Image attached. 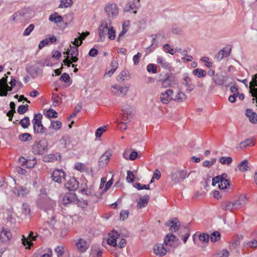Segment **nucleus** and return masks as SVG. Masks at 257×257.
<instances>
[{
	"mask_svg": "<svg viewBox=\"0 0 257 257\" xmlns=\"http://www.w3.org/2000/svg\"><path fill=\"white\" fill-rule=\"evenodd\" d=\"M34 154L42 155L48 150V143L45 139L36 141L32 147Z\"/></svg>",
	"mask_w": 257,
	"mask_h": 257,
	"instance_id": "nucleus-1",
	"label": "nucleus"
},
{
	"mask_svg": "<svg viewBox=\"0 0 257 257\" xmlns=\"http://www.w3.org/2000/svg\"><path fill=\"white\" fill-rule=\"evenodd\" d=\"M42 115L41 113H37L34 115L32 123L34 132L36 134H44L47 129L42 124Z\"/></svg>",
	"mask_w": 257,
	"mask_h": 257,
	"instance_id": "nucleus-2",
	"label": "nucleus"
},
{
	"mask_svg": "<svg viewBox=\"0 0 257 257\" xmlns=\"http://www.w3.org/2000/svg\"><path fill=\"white\" fill-rule=\"evenodd\" d=\"M195 172V171H192L188 174L186 170H177L172 173L171 179L175 183H179L188 177L190 174Z\"/></svg>",
	"mask_w": 257,
	"mask_h": 257,
	"instance_id": "nucleus-3",
	"label": "nucleus"
},
{
	"mask_svg": "<svg viewBox=\"0 0 257 257\" xmlns=\"http://www.w3.org/2000/svg\"><path fill=\"white\" fill-rule=\"evenodd\" d=\"M226 174H223L221 176H217L212 179V184L215 186L216 184H218V187L220 189L224 190L226 189L227 186H229V183L227 179Z\"/></svg>",
	"mask_w": 257,
	"mask_h": 257,
	"instance_id": "nucleus-4",
	"label": "nucleus"
},
{
	"mask_svg": "<svg viewBox=\"0 0 257 257\" xmlns=\"http://www.w3.org/2000/svg\"><path fill=\"white\" fill-rule=\"evenodd\" d=\"M104 11L107 15L108 20L113 19L116 17L118 14V8L114 3H109L106 5Z\"/></svg>",
	"mask_w": 257,
	"mask_h": 257,
	"instance_id": "nucleus-5",
	"label": "nucleus"
},
{
	"mask_svg": "<svg viewBox=\"0 0 257 257\" xmlns=\"http://www.w3.org/2000/svg\"><path fill=\"white\" fill-rule=\"evenodd\" d=\"M122 119L126 122H128L134 115V108L130 105H125L121 110Z\"/></svg>",
	"mask_w": 257,
	"mask_h": 257,
	"instance_id": "nucleus-6",
	"label": "nucleus"
},
{
	"mask_svg": "<svg viewBox=\"0 0 257 257\" xmlns=\"http://www.w3.org/2000/svg\"><path fill=\"white\" fill-rule=\"evenodd\" d=\"M111 26V22L110 20L103 21L98 28V35L99 37L104 38L107 34L109 28Z\"/></svg>",
	"mask_w": 257,
	"mask_h": 257,
	"instance_id": "nucleus-7",
	"label": "nucleus"
},
{
	"mask_svg": "<svg viewBox=\"0 0 257 257\" xmlns=\"http://www.w3.org/2000/svg\"><path fill=\"white\" fill-rule=\"evenodd\" d=\"M170 251V248L166 247L164 244L157 243L154 247V253L158 256H162Z\"/></svg>",
	"mask_w": 257,
	"mask_h": 257,
	"instance_id": "nucleus-8",
	"label": "nucleus"
},
{
	"mask_svg": "<svg viewBox=\"0 0 257 257\" xmlns=\"http://www.w3.org/2000/svg\"><path fill=\"white\" fill-rule=\"evenodd\" d=\"M173 91L171 89H168L165 92H161L160 95V99L161 102L164 104H168L173 99Z\"/></svg>",
	"mask_w": 257,
	"mask_h": 257,
	"instance_id": "nucleus-9",
	"label": "nucleus"
},
{
	"mask_svg": "<svg viewBox=\"0 0 257 257\" xmlns=\"http://www.w3.org/2000/svg\"><path fill=\"white\" fill-rule=\"evenodd\" d=\"M65 173L62 169L55 170L52 174L53 181L57 183H60L65 180Z\"/></svg>",
	"mask_w": 257,
	"mask_h": 257,
	"instance_id": "nucleus-10",
	"label": "nucleus"
},
{
	"mask_svg": "<svg viewBox=\"0 0 257 257\" xmlns=\"http://www.w3.org/2000/svg\"><path fill=\"white\" fill-rule=\"evenodd\" d=\"M128 91V87H122L119 85H114L111 86V92L117 96H124Z\"/></svg>",
	"mask_w": 257,
	"mask_h": 257,
	"instance_id": "nucleus-11",
	"label": "nucleus"
},
{
	"mask_svg": "<svg viewBox=\"0 0 257 257\" xmlns=\"http://www.w3.org/2000/svg\"><path fill=\"white\" fill-rule=\"evenodd\" d=\"M111 156V153L110 151L105 152L99 159L98 163L99 167L101 168L104 167L108 163Z\"/></svg>",
	"mask_w": 257,
	"mask_h": 257,
	"instance_id": "nucleus-12",
	"label": "nucleus"
},
{
	"mask_svg": "<svg viewBox=\"0 0 257 257\" xmlns=\"http://www.w3.org/2000/svg\"><path fill=\"white\" fill-rule=\"evenodd\" d=\"M75 244L78 251L81 253L85 252L89 247V243L83 238L78 239Z\"/></svg>",
	"mask_w": 257,
	"mask_h": 257,
	"instance_id": "nucleus-13",
	"label": "nucleus"
},
{
	"mask_svg": "<svg viewBox=\"0 0 257 257\" xmlns=\"http://www.w3.org/2000/svg\"><path fill=\"white\" fill-rule=\"evenodd\" d=\"M12 234L10 230L2 228L0 231V240L4 243H8L12 238Z\"/></svg>",
	"mask_w": 257,
	"mask_h": 257,
	"instance_id": "nucleus-14",
	"label": "nucleus"
},
{
	"mask_svg": "<svg viewBox=\"0 0 257 257\" xmlns=\"http://www.w3.org/2000/svg\"><path fill=\"white\" fill-rule=\"evenodd\" d=\"M119 234L116 231H112L108 234V238L107 239L108 244L112 246H117V239L119 238Z\"/></svg>",
	"mask_w": 257,
	"mask_h": 257,
	"instance_id": "nucleus-15",
	"label": "nucleus"
},
{
	"mask_svg": "<svg viewBox=\"0 0 257 257\" xmlns=\"http://www.w3.org/2000/svg\"><path fill=\"white\" fill-rule=\"evenodd\" d=\"M140 0H133L127 3L124 8V12H128L130 10H134L133 13H137V10L140 7Z\"/></svg>",
	"mask_w": 257,
	"mask_h": 257,
	"instance_id": "nucleus-16",
	"label": "nucleus"
},
{
	"mask_svg": "<svg viewBox=\"0 0 257 257\" xmlns=\"http://www.w3.org/2000/svg\"><path fill=\"white\" fill-rule=\"evenodd\" d=\"M249 88L251 96L255 97L257 95V74L252 76V80L249 83Z\"/></svg>",
	"mask_w": 257,
	"mask_h": 257,
	"instance_id": "nucleus-17",
	"label": "nucleus"
},
{
	"mask_svg": "<svg viewBox=\"0 0 257 257\" xmlns=\"http://www.w3.org/2000/svg\"><path fill=\"white\" fill-rule=\"evenodd\" d=\"M176 236L172 233H169L166 235L164 240V244L166 247H169L170 250L174 246Z\"/></svg>",
	"mask_w": 257,
	"mask_h": 257,
	"instance_id": "nucleus-18",
	"label": "nucleus"
},
{
	"mask_svg": "<svg viewBox=\"0 0 257 257\" xmlns=\"http://www.w3.org/2000/svg\"><path fill=\"white\" fill-rule=\"evenodd\" d=\"M166 225L170 226L171 232H176L180 227V223L177 218H173L165 223Z\"/></svg>",
	"mask_w": 257,
	"mask_h": 257,
	"instance_id": "nucleus-19",
	"label": "nucleus"
},
{
	"mask_svg": "<svg viewBox=\"0 0 257 257\" xmlns=\"http://www.w3.org/2000/svg\"><path fill=\"white\" fill-rule=\"evenodd\" d=\"M65 187L69 191H74L76 190L79 187V182L76 179L73 177L69 179L65 184Z\"/></svg>",
	"mask_w": 257,
	"mask_h": 257,
	"instance_id": "nucleus-20",
	"label": "nucleus"
},
{
	"mask_svg": "<svg viewBox=\"0 0 257 257\" xmlns=\"http://www.w3.org/2000/svg\"><path fill=\"white\" fill-rule=\"evenodd\" d=\"M227 77L221 74L216 73L212 78V81L216 85H223L226 82Z\"/></svg>",
	"mask_w": 257,
	"mask_h": 257,
	"instance_id": "nucleus-21",
	"label": "nucleus"
},
{
	"mask_svg": "<svg viewBox=\"0 0 257 257\" xmlns=\"http://www.w3.org/2000/svg\"><path fill=\"white\" fill-rule=\"evenodd\" d=\"M33 78H35L42 73V70L38 67L32 66L27 69Z\"/></svg>",
	"mask_w": 257,
	"mask_h": 257,
	"instance_id": "nucleus-22",
	"label": "nucleus"
},
{
	"mask_svg": "<svg viewBox=\"0 0 257 257\" xmlns=\"http://www.w3.org/2000/svg\"><path fill=\"white\" fill-rule=\"evenodd\" d=\"M245 115L251 123H257V114L252 109H247L245 111Z\"/></svg>",
	"mask_w": 257,
	"mask_h": 257,
	"instance_id": "nucleus-23",
	"label": "nucleus"
},
{
	"mask_svg": "<svg viewBox=\"0 0 257 257\" xmlns=\"http://www.w3.org/2000/svg\"><path fill=\"white\" fill-rule=\"evenodd\" d=\"M156 62L159 65L164 69L169 70L171 68L169 62H168L166 59L162 56H158L156 59Z\"/></svg>",
	"mask_w": 257,
	"mask_h": 257,
	"instance_id": "nucleus-24",
	"label": "nucleus"
},
{
	"mask_svg": "<svg viewBox=\"0 0 257 257\" xmlns=\"http://www.w3.org/2000/svg\"><path fill=\"white\" fill-rule=\"evenodd\" d=\"M14 193L18 196H24L29 193V190L26 187H16L13 190Z\"/></svg>",
	"mask_w": 257,
	"mask_h": 257,
	"instance_id": "nucleus-25",
	"label": "nucleus"
},
{
	"mask_svg": "<svg viewBox=\"0 0 257 257\" xmlns=\"http://www.w3.org/2000/svg\"><path fill=\"white\" fill-rule=\"evenodd\" d=\"M70 52L71 55V60L72 62H76L78 61V49L77 47H72L70 45Z\"/></svg>",
	"mask_w": 257,
	"mask_h": 257,
	"instance_id": "nucleus-26",
	"label": "nucleus"
},
{
	"mask_svg": "<svg viewBox=\"0 0 257 257\" xmlns=\"http://www.w3.org/2000/svg\"><path fill=\"white\" fill-rule=\"evenodd\" d=\"M234 209L243 208L246 203V199L244 197L239 198L238 200L233 201Z\"/></svg>",
	"mask_w": 257,
	"mask_h": 257,
	"instance_id": "nucleus-27",
	"label": "nucleus"
},
{
	"mask_svg": "<svg viewBox=\"0 0 257 257\" xmlns=\"http://www.w3.org/2000/svg\"><path fill=\"white\" fill-rule=\"evenodd\" d=\"M62 125V123L61 121L58 120H52L51 121V124L48 127V129L49 130L52 129L55 131H57L61 128Z\"/></svg>",
	"mask_w": 257,
	"mask_h": 257,
	"instance_id": "nucleus-28",
	"label": "nucleus"
},
{
	"mask_svg": "<svg viewBox=\"0 0 257 257\" xmlns=\"http://www.w3.org/2000/svg\"><path fill=\"white\" fill-rule=\"evenodd\" d=\"M61 159V157L59 154H50L47 156H45L43 158V160L45 162H52L54 160H60Z\"/></svg>",
	"mask_w": 257,
	"mask_h": 257,
	"instance_id": "nucleus-29",
	"label": "nucleus"
},
{
	"mask_svg": "<svg viewBox=\"0 0 257 257\" xmlns=\"http://www.w3.org/2000/svg\"><path fill=\"white\" fill-rule=\"evenodd\" d=\"M49 20L51 22H53L56 24L58 23H61L63 21L62 17L59 15L56 12H55L53 14H52L49 17Z\"/></svg>",
	"mask_w": 257,
	"mask_h": 257,
	"instance_id": "nucleus-30",
	"label": "nucleus"
},
{
	"mask_svg": "<svg viewBox=\"0 0 257 257\" xmlns=\"http://www.w3.org/2000/svg\"><path fill=\"white\" fill-rule=\"evenodd\" d=\"M149 200V196L147 195L144 196L142 198L140 199V201L138 204V207L139 208L145 207L148 203Z\"/></svg>",
	"mask_w": 257,
	"mask_h": 257,
	"instance_id": "nucleus-31",
	"label": "nucleus"
},
{
	"mask_svg": "<svg viewBox=\"0 0 257 257\" xmlns=\"http://www.w3.org/2000/svg\"><path fill=\"white\" fill-rule=\"evenodd\" d=\"M74 195L72 193H67L63 196L62 203L64 205H67L71 203L73 199Z\"/></svg>",
	"mask_w": 257,
	"mask_h": 257,
	"instance_id": "nucleus-32",
	"label": "nucleus"
},
{
	"mask_svg": "<svg viewBox=\"0 0 257 257\" xmlns=\"http://www.w3.org/2000/svg\"><path fill=\"white\" fill-rule=\"evenodd\" d=\"M186 99V95L184 92L179 91L174 98V100L178 102H181L185 101Z\"/></svg>",
	"mask_w": 257,
	"mask_h": 257,
	"instance_id": "nucleus-33",
	"label": "nucleus"
},
{
	"mask_svg": "<svg viewBox=\"0 0 257 257\" xmlns=\"http://www.w3.org/2000/svg\"><path fill=\"white\" fill-rule=\"evenodd\" d=\"M251 144H253V140L251 139H246L244 141L241 142L238 147L237 149H243L247 146H249Z\"/></svg>",
	"mask_w": 257,
	"mask_h": 257,
	"instance_id": "nucleus-34",
	"label": "nucleus"
},
{
	"mask_svg": "<svg viewBox=\"0 0 257 257\" xmlns=\"http://www.w3.org/2000/svg\"><path fill=\"white\" fill-rule=\"evenodd\" d=\"M54 204L52 201H43L42 202H39L38 203V207L40 208H47L49 207H53V204Z\"/></svg>",
	"mask_w": 257,
	"mask_h": 257,
	"instance_id": "nucleus-35",
	"label": "nucleus"
},
{
	"mask_svg": "<svg viewBox=\"0 0 257 257\" xmlns=\"http://www.w3.org/2000/svg\"><path fill=\"white\" fill-rule=\"evenodd\" d=\"M193 74L198 78H202L206 75V72L202 69L197 68L193 70Z\"/></svg>",
	"mask_w": 257,
	"mask_h": 257,
	"instance_id": "nucleus-36",
	"label": "nucleus"
},
{
	"mask_svg": "<svg viewBox=\"0 0 257 257\" xmlns=\"http://www.w3.org/2000/svg\"><path fill=\"white\" fill-rule=\"evenodd\" d=\"M47 224L51 229H59L60 228V223L54 217L52 218L50 221L48 222Z\"/></svg>",
	"mask_w": 257,
	"mask_h": 257,
	"instance_id": "nucleus-37",
	"label": "nucleus"
},
{
	"mask_svg": "<svg viewBox=\"0 0 257 257\" xmlns=\"http://www.w3.org/2000/svg\"><path fill=\"white\" fill-rule=\"evenodd\" d=\"M219 162L222 165H229L232 162V159L230 157H221Z\"/></svg>",
	"mask_w": 257,
	"mask_h": 257,
	"instance_id": "nucleus-38",
	"label": "nucleus"
},
{
	"mask_svg": "<svg viewBox=\"0 0 257 257\" xmlns=\"http://www.w3.org/2000/svg\"><path fill=\"white\" fill-rule=\"evenodd\" d=\"M46 116L49 118H57L58 117L57 112L53 109H49L48 110L45 114Z\"/></svg>",
	"mask_w": 257,
	"mask_h": 257,
	"instance_id": "nucleus-39",
	"label": "nucleus"
},
{
	"mask_svg": "<svg viewBox=\"0 0 257 257\" xmlns=\"http://www.w3.org/2000/svg\"><path fill=\"white\" fill-rule=\"evenodd\" d=\"M248 161L246 160L241 162L238 165V168L241 172L246 171L248 168Z\"/></svg>",
	"mask_w": 257,
	"mask_h": 257,
	"instance_id": "nucleus-40",
	"label": "nucleus"
},
{
	"mask_svg": "<svg viewBox=\"0 0 257 257\" xmlns=\"http://www.w3.org/2000/svg\"><path fill=\"white\" fill-rule=\"evenodd\" d=\"M52 100L54 106H58L61 101V98L59 96V95L54 93H53Z\"/></svg>",
	"mask_w": 257,
	"mask_h": 257,
	"instance_id": "nucleus-41",
	"label": "nucleus"
},
{
	"mask_svg": "<svg viewBox=\"0 0 257 257\" xmlns=\"http://www.w3.org/2000/svg\"><path fill=\"white\" fill-rule=\"evenodd\" d=\"M20 123L24 128L28 127L30 124L29 117L27 116L25 117L24 118L21 120Z\"/></svg>",
	"mask_w": 257,
	"mask_h": 257,
	"instance_id": "nucleus-42",
	"label": "nucleus"
},
{
	"mask_svg": "<svg viewBox=\"0 0 257 257\" xmlns=\"http://www.w3.org/2000/svg\"><path fill=\"white\" fill-rule=\"evenodd\" d=\"M243 245L244 247H248L250 246L252 248H256L257 247V240L253 239L250 241H247L244 242L243 243Z\"/></svg>",
	"mask_w": 257,
	"mask_h": 257,
	"instance_id": "nucleus-43",
	"label": "nucleus"
},
{
	"mask_svg": "<svg viewBox=\"0 0 257 257\" xmlns=\"http://www.w3.org/2000/svg\"><path fill=\"white\" fill-rule=\"evenodd\" d=\"M229 252L227 249H222L217 251L216 257H228Z\"/></svg>",
	"mask_w": 257,
	"mask_h": 257,
	"instance_id": "nucleus-44",
	"label": "nucleus"
},
{
	"mask_svg": "<svg viewBox=\"0 0 257 257\" xmlns=\"http://www.w3.org/2000/svg\"><path fill=\"white\" fill-rule=\"evenodd\" d=\"M129 214L128 210H121L119 213L120 219L122 221L126 220L128 218Z\"/></svg>",
	"mask_w": 257,
	"mask_h": 257,
	"instance_id": "nucleus-45",
	"label": "nucleus"
},
{
	"mask_svg": "<svg viewBox=\"0 0 257 257\" xmlns=\"http://www.w3.org/2000/svg\"><path fill=\"white\" fill-rule=\"evenodd\" d=\"M72 0H61L59 8H68L72 4Z\"/></svg>",
	"mask_w": 257,
	"mask_h": 257,
	"instance_id": "nucleus-46",
	"label": "nucleus"
},
{
	"mask_svg": "<svg viewBox=\"0 0 257 257\" xmlns=\"http://www.w3.org/2000/svg\"><path fill=\"white\" fill-rule=\"evenodd\" d=\"M107 35L108 36V38L110 40H112L115 39V32L113 27L112 26H111L110 28H109V29L107 32Z\"/></svg>",
	"mask_w": 257,
	"mask_h": 257,
	"instance_id": "nucleus-47",
	"label": "nucleus"
},
{
	"mask_svg": "<svg viewBox=\"0 0 257 257\" xmlns=\"http://www.w3.org/2000/svg\"><path fill=\"white\" fill-rule=\"evenodd\" d=\"M19 139L21 141L26 142L32 139V136L30 134L24 133L19 136Z\"/></svg>",
	"mask_w": 257,
	"mask_h": 257,
	"instance_id": "nucleus-48",
	"label": "nucleus"
},
{
	"mask_svg": "<svg viewBox=\"0 0 257 257\" xmlns=\"http://www.w3.org/2000/svg\"><path fill=\"white\" fill-rule=\"evenodd\" d=\"M147 70L148 72L155 74L157 72V67L154 64H150L147 66Z\"/></svg>",
	"mask_w": 257,
	"mask_h": 257,
	"instance_id": "nucleus-49",
	"label": "nucleus"
},
{
	"mask_svg": "<svg viewBox=\"0 0 257 257\" xmlns=\"http://www.w3.org/2000/svg\"><path fill=\"white\" fill-rule=\"evenodd\" d=\"M220 238V234L217 231L213 232L210 235V239L212 242H215Z\"/></svg>",
	"mask_w": 257,
	"mask_h": 257,
	"instance_id": "nucleus-50",
	"label": "nucleus"
},
{
	"mask_svg": "<svg viewBox=\"0 0 257 257\" xmlns=\"http://www.w3.org/2000/svg\"><path fill=\"white\" fill-rule=\"evenodd\" d=\"M82 108V104L79 103L75 107V109L72 114L70 116L69 119L74 117L81 110Z\"/></svg>",
	"mask_w": 257,
	"mask_h": 257,
	"instance_id": "nucleus-51",
	"label": "nucleus"
},
{
	"mask_svg": "<svg viewBox=\"0 0 257 257\" xmlns=\"http://www.w3.org/2000/svg\"><path fill=\"white\" fill-rule=\"evenodd\" d=\"M127 76V72L125 71H122L119 74V75L117 77V80L118 81H123L125 79H126Z\"/></svg>",
	"mask_w": 257,
	"mask_h": 257,
	"instance_id": "nucleus-52",
	"label": "nucleus"
},
{
	"mask_svg": "<svg viewBox=\"0 0 257 257\" xmlns=\"http://www.w3.org/2000/svg\"><path fill=\"white\" fill-rule=\"evenodd\" d=\"M209 235L204 233L200 234V235L199 236V240L203 243L208 242L209 240Z\"/></svg>",
	"mask_w": 257,
	"mask_h": 257,
	"instance_id": "nucleus-53",
	"label": "nucleus"
},
{
	"mask_svg": "<svg viewBox=\"0 0 257 257\" xmlns=\"http://www.w3.org/2000/svg\"><path fill=\"white\" fill-rule=\"evenodd\" d=\"M60 143L63 145L64 148H66L69 144V141L67 136H63L60 140Z\"/></svg>",
	"mask_w": 257,
	"mask_h": 257,
	"instance_id": "nucleus-54",
	"label": "nucleus"
},
{
	"mask_svg": "<svg viewBox=\"0 0 257 257\" xmlns=\"http://www.w3.org/2000/svg\"><path fill=\"white\" fill-rule=\"evenodd\" d=\"M106 126H104L98 128L95 133V136L97 138H99L101 136L102 133L106 131Z\"/></svg>",
	"mask_w": 257,
	"mask_h": 257,
	"instance_id": "nucleus-55",
	"label": "nucleus"
},
{
	"mask_svg": "<svg viewBox=\"0 0 257 257\" xmlns=\"http://www.w3.org/2000/svg\"><path fill=\"white\" fill-rule=\"evenodd\" d=\"M135 179V175L133 172L131 171H127L126 180L128 182L132 183L134 182Z\"/></svg>",
	"mask_w": 257,
	"mask_h": 257,
	"instance_id": "nucleus-56",
	"label": "nucleus"
},
{
	"mask_svg": "<svg viewBox=\"0 0 257 257\" xmlns=\"http://www.w3.org/2000/svg\"><path fill=\"white\" fill-rule=\"evenodd\" d=\"M181 232H183L185 233V235L183 237V241L185 243L189 237L190 233L189 231L186 228H181L180 229Z\"/></svg>",
	"mask_w": 257,
	"mask_h": 257,
	"instance_id": "nucleus-57",
	"label": "nucleus"
},
{
	"mask_svg": "<svg viewBox=\"0 0 257 257\" xmlns=\"http://www.w3.org/2000/svg\"><path fill=\"white\" fill-rule=\"evenodd\" d=\"M34 29V25L33 24L30 25L29 27L25 30L23 33V35L25 36L29 35Z\"/></svg>",
	"mask_w": 257,
	"mask_h": 257,
	"instance_id": "nucleus-58",
	"label": "nucleus"
},
{
	"mask_svg": "<svg viewBox=\"0 0 257 257\" xmlns=\"http://www.w3.org/2000/svg\"><path fill=\"white\" fill-rule=\"evenodd\" d=\"M171 85V80L169 77L166 78L162 81V87L163 88H167Z\"/></svg>",
	"mask_w": 257,
	"mask_h": 257,
	"instance_id": "nucleus-59",
	"label": "nucleus"
},
{
	"mask_svg": "<svg viewBox=\"0 0 257 257\" xmlns=\"http://www.w3.org/2000/svg\"><path fill=\"white\" fill-rule=\"evenodd\" d=\"M37 161L35 159L32 160H28L26 164V167L28 168H32L36 164Z\"/></svg>",
	"mask_w": 257,
	"mask_h": 257,
	"instance_id": "nucleus-60",
	"label": "nucleus"
},
{
	"mask_svg": "<svg viewBox=\"0 0 257 257\" xmlns=\"http://www.w3.org/2000/svg\"><path fill=\"white\" fill-rule=\"evenodd\" d=\"M28 105H22L18 107V112L20 114H24L28 110Z\"/></svg>",
	"mask_w": 257,
	"mask_h": 257,
	"instance_id": "nucleus-61",
	"label": "nucleus"
},
{
	"mask_svg": "<svg viewBox=\"0 0 257 257\" xmlns=\"http://www.w3.org/2000/svg\"><path fill=\"white\" fill-rule=\"evenodd\" d=\"M142 56V54L140 52H138L136 55H134L133 58L134 64L137 65L140 62V58Z\"/></svg>",
	"mask_w": 257,
	"mask_h": 257,
	"instance_id": "nucleus-62",
	"label": "nucleus"
},
{
	"mask_svg": "<svg viewBox=\"0 0 257 257\" xmlns=\"http://www.w3.org/2000/svg\"><path fill=\"white\" fill-rule=\"evenodd\" d=\"M135 186L138 190H142V189L149 190L150 189L149 185H142L139 183H136Z\"/></svg>",
	"mask_w": 257,
	"mask_h": 257,
	"instance_id": "nucleus-63",
	"label": "nucleus"
},
{
	"mask_svg": "<svg viewBox=\"0 0 257 257\" xmlns=\"http://www.w3.org/2000/svg\"><path fill=\"white\" fill-rule=\"evenodd\" d=\"M58 256H61L64 252V247L63 246H58L55 249Z\"/></svg>",
	"mask_w": 257,
	"mask_h": 257,
	"instance_id": "nucleus-64",
	"label": "nucleus"
}]
</instances>
